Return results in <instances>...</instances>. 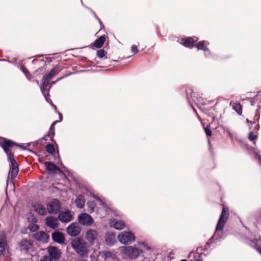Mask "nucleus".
<instances>
[{"label": "nucleus", "instance_id": "423d86ee", "mask_svg": "<svg viewBox=\"0 0 261 261\" xmlns=\"http://www.w3.org/2000/svg\"><path fill=\"white\" fill-rule=\"evenodd\" d=\"M85 237L91 245H93L98 240V235L97 231L92 229L87 230Z\"/></svg>", "mask_w": 261, "mask_h": 261}, {"label": "nucleus", "instance_id": "a878e982", "mask_svg": "<svg viewBox=\"0 0 261 261\" xmlns=\"http://www.w3.org/2000/svg\"><path fill=\"white\" fill-rule=\"evenodd\" d=\"M102 256L105 258V259L107 258H112L114 259L116 257L115 255L112 252L109 251H105L102 253Z\"/></svg>", "mask_w": 261, "mask_h": 261}, {"label": "nucleus", "instance_id": "7ed1b4c3", "mask_svg": "<svg viewBox=\"0 0 261 261\" xmlns=\"http://www.w3.org/2000/svg\"><path fill=\"white\" fill-rule=\"evenodd\" d=\"M229 215L228 208L226 207H223L222 212L217 225L216 233L218 232V231H221L223 230V226L228 219Z\"/></svg>", "mask_w": 261, "mask_h": 261}, {"label": "nucleus", "instance_id": "2f4dec72", "mask_svg": "<svg viewBox=\"0 0 261 261\" xmlns=\"http://www.w3.org/2000/svg\"><path fill=\"white\" fill-rule=\"evenodd\" d=\"M31 231H35L38 229V226L36 224H30L28 227Z\"/></svg>", "mask_w": 261, "mask_h": 261}, {"label": "nucleus", "instance_id": "9b49d317", "mask_svg": "<svg viewBox=\"0 0 261 261\" xmlns=\"http://www.w3.org/2000/svg\"><path fill=\"white\" fill-rule=\"evenodd\" d=\"M60 209V202L57 199H54L47 205L48 212L49 213H57Z\"/></svg>", "mask_w": 261, "mask_h": 261}, {"label": "nucleus", "instance_id": "f257e3e1", "mask_svg": "<svg viewBox=\"0 0 261 261\" xmlns=\"http://www.w3.org/2000/svg\"><path fill=\"white\" fill-rule=\"evenodd\" d=\"M15 143L11 140L0 138V145L7 153L8 160L10 162L9 174L12 177H15L18 173V165L13 158V154L12 152V148Z\"/></svg>", "mask_w": 261, "mask_h": 261}, {"label": "nucleus", "instance_id": "6ab92c4d", "mask_svg": "<svg viewBox=\"0 0 261 261\" xmlns=\"http://www.w3.org/2000/svg\"><path fill=\"white\" fill-rule=\"evenodd\" d=\"M197 40L198 39L196 37H188L182 40V44L186 47L191 48L193 47V43Z\"/></svg>", "mask_w": 261, "mask_h": 261}, {"label": "nucleus", "instance_id": "c85d7f7f", "mask_svg": "<svg viewBox=\"0 0 261 261\" xmlns=\"http://www.w3.org/2000/svg\"><path fill=\"white\" fill-rule=\"evenodd\" d=\"M87 205L90 208L89 212L90 213H92L94 211V209L95 208V203L94 201H89L87 202Z\"/></svg>", "mask_w": 261, "mask_h": 261}, {"label": "nucleus", "instance_id": "f03ea898", "mask_svg": "<svg viewBox=\"0 0 261 261\" xmlns=\"http://www.w3.org/2000/svg\"><path fill=\"white\" fill-rule=\"evenodd\" d=\"M71 244L73 249L81 256L88 257L90 250L85 241L79 238H74L71 240Z\"/></svg>", "mask_w": 261, "mask_h": 261}, {"label": "nucleus", "instance_id": "ddd939ff", "mask_svg": "<svg viewBox=\"0 0 261 261\" xmlns=\"http://www.w3.org/2000/svg\"><path fill=\"white\" fill-rule=\"evenodd\" d=\"M52 239L54 241L59 243L63 244L65 241V237L63 233L56 231L52 233Z\"/></svg>", "mask_w": 261, "mask_h": 261}, {"label": "nucleus", "instance_id": "a211bd4d", "mask_svg": "<svg viewBox=\"0 0 261 261\" xmlns=\"http://www.w3.org/2000/svg\"><path fill=\"white\" fill-rule=\"evenodd\" d=\"M44 165L46 169L50 172L54 173L60 171L59 168L51 162H46L44 163Z\"/></svg>", "mask_w": 261, "mask_h": 261}, {"label": "nucleus", "instance_id": "aec40b11", "mask_svg": "<svg viewBox=\"0 0 261 261\" xmlns=\"http://www.w3.org/2000/svg\"><path fill=\"white\" fill-rule=\"evenodd\" d=\"M6 246V239L3 232H0V256L3 255Z\"/></svg>", "mask_w": 261, "mask_h": 261}, {"label": "nucleus", "instance_id": "4468645a", "mask_svg": "<svg viewBox=\"0 0 261 261\" xmlns=\"http://www.w3.org/2000/svg\"><path fill=\"white\" fill-rule=\"evenodd\" d=\"M32 246V242L27 239H22L19 243V248L21 251L27 252Z\"/></svg>", "mask_w": 261, "mask_h": 261}, {"label": "nucleus", "instance_id": "2eb2a0df", "mask_svg": "<svg viewBox=\"0 0 261 261\" xmlns=\"http://www.w3.org/2000/svg\"><path fill=\"white\" fill-rule=\"evenodd\" d=\"M46 224L48 227L53 229H56L58 226V220L54 217H48L46 218Z\"/></svg>", "mask_w": 261, "mask_h": 261}, {"label": "nucleus", "instance_id": "39448f33", "mask_svg": "<svg viewBox=\"0 0 261 261\" xmlns=\"http://www.w3.org/2000/svg\"><path fill=\"white\" fill-rule=\"evenodd\" d=\"M123 254L128 258L134 259L139 256L140 252L139 250L136 248L132 246H127L124 249Z\"/></svg>", "mask_w": 261, "mask_h": 261}, {"label": "nucleus", "instance_id": "9d476101", "mask_svg": "<svg viewBox=\"0 0 261 261\" xmlns=\"http://www.w3.org/2000/svg\"><path fill=\"white\" fill-rule=\"evenodd\" d=\"M49 257L54 260H58L61 257V251L60 249L55 246H49L47 248Z\"/></svg>", "mask_w": 261, "mask_h": 261}, {"label": "nucleus", "instance_id": "4c0bfd02", "mask_svg": "<svg viewBox=\"0 0 261 261\" xmlns=\"http://www.w3.org/2000/svg\"><path fill=\"white\" fill-rule=\"evenodd\" d=\"M21 69H22L23 72L25 74V75L28 77H29V75H30V74L29 73V71H28V70L24 67H22Z\"/></svg>", "mask_w": 261, "mask_h": 261}, {"label": "nucleus", "instance_id": "cd10ccee", "mask_svg": "<svg viewBox=\"0 0 261 261\" xmlns=\"http://www.w3.org/2000/svg\"><path fill=\"white\" fill-rule=\"evenodd\" d=\"M93 197L102 206L103 209H105L107 211L109 210V208H108L107 206L105 205L104 202L99 197H97L96 195H93Z\"/></svg>", "mask_w": 261, "mask_h": 261}, {"label": "nucleus", "instance_id": "6e6552de", "mask_svg": "<svg viewBox=\"0 0 261 261\" xmlns=\"http://www.w3.org/2000/svg\"><path fill=\"white\" fill-rule=\"evenodd\" d=\"M81 230V228L77 223H71L67 228V233L72 237L79 235Z\"/></svg>", "mask_w": 261, "mask_h": 261}, {"label": "nucleus", "instance_id": "c756f323", "mask_svg": "<svg viewBox=\"0 0 261 261\" xmlns=\"http://www.w3.org/2000/svg\"><path fill=\"white\" fill-rule=\"evenodd\" d=\"M259 241L257 240H255L253 242V243L254 244V247L256 248V249L257 250V251L261 253V249L259 247Z\"/></svg>", "mask_w": 261, "mask_h": 261}, {"label": "nucleus", "instance_id": "e433bc0d", "mask_svg": "<svg viewBox=\"0 0 261 261\" xmlns=\"http://www.w3.org/2000/svg\"><path fill=\"white\" fill-rule=\"evenodd\" d=\"M40 261H53V259L49 256L45 255L43 256Z\"/></svg>", "mask_w": 261, "mask_h": 261}, {"label": "nucleus", "instance_id": "b1692460", "mask_svg": "<svg viewBox=\"0 0 261 261\" xmlns=\"http://www.w3.org/2000/svg\"><path fill=\"white\" fill-rule=\"evenodd\" d=\"M115 241V237L114 234L108 233L106 236V241L109 245H112L114 244Z\"/></svg>", "mask_w": 261, "mask_h": 261}, {"label": "nucleus", "instance_id": "5701e85b", "mask_svg": "<svg viewBox=\"0 0 261 261\" xmlns=\"http://www.w3.org/2000/svg\"><path fill=\"white\" fill-rule=\"evenodd\" d=\"M105 41V37L103 36H101L96 40H95V41L93 43V46L97 48H100L102 47Z\"/></svg>", "mask_w": 261, "mask_h": 261}, {"label": "nucleus", "instance_id": "72a5a7b5", "mask_svg": "<svg viewBox=\"0 0 261 261\" xmlns=\"http://www.w3.org/2000/svg\"><path fill=\"white\" fill-rule=\"evenodd\" d=\"M97 55L99 58H102L105 56V52L104 50L100 49L97 52Z\"/></svg>", "mask_w": 261, "mask_h": 261}, {"label": "nucleus", "instance_id": "a19ab883", "mask_svg": "<svg viewBox=\"0 0 261 261\" xmlns=\"http://www.w3.org/2000/svg\"><path fill=\"white\" fill-rule=\"evenodd\" d=\"M59 115H60V121H61L62 119V115L61 113H60Z\"/></svg>", "mask_w": 261, "mask_h": 261}, {"label": "nucleus", "instance_id": "ea45409f", "mask_svg": "<svg viewBox=\"0 0 261 261\" xmlns=\"http://www.w3.org/2000/svg\"><path fill=\"white\" fill-rule=\"evenodd\" d=\"M255 157L259 161H260V156L257 152H254Z\"/></svg>", "mask_w": 261, "mask_h": 261}, {"label": "nucleus", "instance_id": "0eeeda50", "mask_svg": "<svg viewBox=\"0 0 261 261\" xmlns=\"http://www.w3.org/2000/svg\"><path fill=\"white\" fill-rule=\"evenodd\" d=\"M79 222L84 226H89L92 224L93 220L92 218L87 213H82L78 216Z\"/></svg>", "mask_w": 261, "mask_h": 261}, {"label": "nucleus", "instance_id": "393cba45", "mask_svg": "<svg viewBox=\"0 0 261 261\" xmlns=\"http://www.w3.org/2000/svg\"><path fill=\"white\" fill-rule=\"evenodd\" d=\"M208 45V43L205 41H200L196 44V47L198 49H202L203 50H206L208 49L207 46Z\"/></svg>", "mask_w": 261, "mask_h": 261}, {"label": "nucleus", "instance_id": "f704fd0d", "mask_svg": "<svg viewBox=\"0 0 261 261\" xmlns=\"http://www.w3.org/2000/svg\"><path fill=\"white\" fill-rule=\"evenodd\" d=\"M248 138L250 140L254 141L256 139L257 137L255 135H254L252 133L250 132L249 133Z\"/></svg>", "mask_w": 261, "mask_h": 261}, {"label": "nucleus", "instance_id": "7c9ffc66", "mask_svg": "<svg viewBox=\"0 0 261 261\" xmlns=\"http://www.w3.org/2000/svg\"><path fill=\"white\" fill-rule=\"evenodd\" d=\"M58 122V121H56L53 122V123L51 124V125L50 127L49 131V134L48 136H50V134H51L52 136H53L55 134V124Z\"/></svg>", "mask_w": 261, "mask_h": 261}, {"label": "nucleus", "instance_id": "f3484780", "mask_svg": "<svg viewBox=\"0 0 261 261\" xmlns=\"http://www.w3.org/2000/svg\"><path fill=\"white\" fill-rule=\"evenodd\" d=\"M110 224L111 226L118 230L122 229L125 227V223L121 220H112L110 222Z\"/></svg>", "mask_w": 261, "mask_h": 261}, {"label": "nucleus", "instance_id": "4be33fe9", "mask_svg": "<svg viewBox=\"0 0 261 261\" xmlns=\"http://www.w3.org/2000/svg\"><path fill=\"white\" fill-rule=\"evenodd\" d=\"M75 203L78 208H83L85 203V197L81 195H78L76 197L75 201Z\"/></svg>", "mask_w": 261, "mask_h": 261}, {"label": "nucleus", "instance_id": "dca6fc26", "mask_svg": "<svg viewBox=\"0 0 261 261\" xmlns=\"http://www.w3.org/2000/svg\"><path fill=\"white\" fill-rule=\"evenodd\" d=\"M72 217L69 211L60 214L59 219L63 222H69L72 220Z\"/></svg>", "mask_w": 261, "mask_h": 261}, {"label": "nucleus", "instance_id": "1a4fd4ad", "mask_svg": "<svg viewBox=\"0 0 261 261\" xmlns=\"http://www.w3.org/2000/svg\"><path fill=\"white\" fill-rule=\"evenodd\" d=\"M58 73L57 70L55 68H53L50 73L46 76L43 84V86L41 87V90L42 93L45 95V91L47 89V86L49 84L50 80Z\"/></svg>", "mask_w": 261, "mask_h": 261}, {"label": "nucleus", "instance_id": "37998d69", "mask_svg": "<svg viewBox=\"0 0 261 261\" xmlns=\"http://www.w3.org/2000/svg\"><path fill=\"white\" fill-rule=\"evenodd\" d=\"M180 261H187L186 259H182Z\"/></svg>", "mask_w": 261, "mask_h": 261}, {"label": "nucleus", "instance_id": "bb28decb", "mask_svg": "<svg viewBox=\"0 0 261 261\" xmlns=\"http://www.w3.org/2000/svg\"><path fill=\"white\" fill-rule=\"evenodd\" d=\"M232 108L238 114H242V106L240 103H234L232 106Z\"/></svg>", "mask_w": 261, "mask_h": 261}, {"label": "nucleus", "instance_id": "f8f14e48", "mask_svg": "<svg viewBox=\"0 0 261 261\" xmlns=\"http://www.w3.org/2000/svg\"><path fill=\"white\" fill-rule=\"evenodd\" d=\"M34 238L38 241L43 243H47L48 241L49 236L44 231H40L37 232L34 234Z\"/></svg>", "mask_w": 261, "mask_h": 261}, {"label": "nucleus", "instance_id": "58836bf2", "mask_svg": "<svg viewBox=\"0 0 261 261\" xmlns=\"http://www.w3.org/2000/svg\"><path fill=\"white\" fill-rule=\"evenodd\" d=\"M131 49L134 54H136L138 52L137 47L135 45L132 46Z\"/></svg>", "mask_w": 261, "mask_h": 261}, {"label": "nucleus", "instance_id": "c9c22d12", "mask_svg": "<svg viewBox=\"0 0 261 261\" xmlns=\"http://www.w3.org/2000/svg\"><path fill=\"white\" fill-rule=\"evenodd\" d=\"M204 131H205L206 135L207 136H210L211 135L212 132H211V130L209 127L206 126V127H204Z\"/></svg>", "mask_w": 261, "mask_h": 261}, {"label": "nucleus", "instance_id": "79ce46f5", "mask_svg": "<svg viewBox=\"0 0 261 261\" xmlns=\"http://www.w3.org/2000/svg\"><path fill=\"white\" fill-rule=\"evenodd\" d=\"M55 83H56V82H51V83H50V85H53V84H55Z\"/></svg>", "mask_w": 261, "mask_h": 261}, {"label": "nucleus", "instance_id": "20e7f679", "mask_svg": "<svg viewBox=\"0 0 261 261\" xmlns=\"http://www.w3.org/2000/svg\"><path fill=\"white\" fill-rule=\"evenodd\" d=\"M119 241L122 244H128L135 241V237L130 231H124L118 236Z\"/></svg>", "mask_w": 261, "mask_h": 261}, {"label": "nucleus", "instance_id": "412c9836", "mask_svg": "<svg viewBox=\"0 0 261 261\" xmlns=\"http://www.w3.org/2000/svg\"><path fill=\"white\" fill-rule=\"evenodd\" d=\"M34 208L36 213L40 215H45L46 214L45 207L41 204H36Z\"/></svg>", "mask_w": 261, "mask_h": 261}, {"label": "nucleus", "instance_id": "473e14b6", "mask_svg": "<svg viewBox=\"0 0 261 261\" xmlns=\"http://www.w3.org/2000/svg\"><path fill=\"white\" fill-rule=\"evenodd\" d=\"M46 149L49 153H53L55 151V148L51 144H47L46 146Z\"/></svg>", "mask_w": 261, "mask_h": 261}, {"label": "nucleus", "instance_id": "c03bdc74", "mask_svg": "<svg viewBox=\"0 0 261 261\" xmlns=\"http://www.w3.org/2000/svg\"><path fill=\"white\" fill-rule=\"evenodd\" d=\"M53 106L55 107V109H56V106L53 105Z\"/></svg>", "mask_w": 261, "mask_h": 261}]
</instances>
